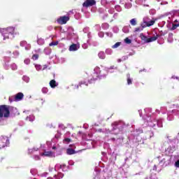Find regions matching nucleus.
Wrapping results in <instances>:
<instances>
[{
  "label": "nucleus",
  "instance_id": "1",
  "mask_svg": "<svg viewBox=\"0 0 179 179\" xmlns=\"http://www.w3.org/2000/svg\"><path fill=\"white\" fill-rule=\"evenodd\" d=\"M17 34H19V32H15V28L12 27H7L2 31L3 40H6L8 38H13Z\"/></svg>",
  "mask_w": 179,
  "mask_h": 179
},
{
  "label": "nucleus",
  "instance_id": "2",
  "mask_svg": "<svg viewBox=\"0 0 179 179\" xmlns=\"http://www.w3.org/2000/svg\"><path fill=\"white\" fill-rule=\"evenodd\" d=\"M11 108H13L10 106L0 105V118H9Z\"/></svg>",
  "mask_w": 179,
  "mask_h": 179
},
{
  "label": "nucleus",
  "instance_id": "3",
  "mask_svg": "<svg viewBox=\"0 0 179 179\" xmlns=\"http://www.w3.org/2000/svg\"><path fill=\"white\" fill-rule=\"evenodd\" d=\"M96 5V0H85L83 3V8H89L90 6H94Z\"/></svg>",
  "mask_w": 179,
  "mask_h": 179
},
{
  "label": "nucleus",
  "instance_id": "4",
  "mask_svg": "<svg viewBox=\"0 0 179 179\" xmlns=\"http://www.w3.org/2000/svg\"><path fill=\"white\" fill-rule=\"evenodd\" d=\"M69 17L68 16H62L57 19V22L59 23V24H66V22H69Z\"/></svg>",
  "mask_w": 179,
  "mask_h": 179
},
{
  "label": "nucleus",
  "instance_id": "5",
  "mask_svg": "<svg viewBox=\"0 0 179 179\" xmlns=\"http://www.w3.org/2000/svg\"><path fill=\"white\" fill-rule=\"evenodd\" d=\"M8 146H9V139H1V142H0V149H3V148H6Z\"/></svg>",
  "mask_w": 179,
  "mask_h": 179
},
{
  "label": "nucleus",
  "instance_id": "6",
  "mask_svg": "<svg viewBox=\"0 0 179 179\" xmlns=\"http://www.w3.org/2000/svg\"><path fill=\"white\" fill-rule=\"evenodd\" d=\"M49 85L52 89H55L57 86H58V83H57V81L55 80H52L50 81Z\"/></svg>",
  "mask_w": 179,
  "mask_h": 179
},
{
  "label": "nucleus",
  "instance_id": "7",
  "mask_svg": "<svg viewBox=\"0 0 179 179\" xmlns=\"http://www.w3.org/2000/svg\"><path fill=\"white\" fill-rule=\"evenodd\" d=\"M23 97H24V95L23 94V93L19 92L15 95V99L19 101L22 100V99H23Z\"/></svg>",
  "mask_w": 179,
  "mask_h": 179
},
{
  "label": "nucleus",
  "instance_id": "8",
  "mask_svg": "<svg viewBox=\"0 0 179 179\" xmlns=\"http://www.w3.org/2000/svg\"><path fill=\"white\" fill-rule=\"evenodd\" d=\"M157 38H159V35H156L155 36L148 38V39H147V43H152V41H156Z\"/></svg>",
  "mask_w": 179,
  "mask_h": 179
},
{
  "label": "nucleus",
  "instance_id": "9",
  "mask_svg": "<svg viewBox=\"0 0 179 179\" xmlns=\"http://www.w3.org/2000/svg\"><path fill=\"white\" fill-rule=\"evenodd\" d=\"M42 156H45L46 157H52V152L51 151H45Z\"/></svg>",
  "mask_w": 179,
  "mask_h": 179
},
{
  "label": "nucleus",
  "instance_id": "10",
  "mask_svg": "<svg viewBox=\"0 0 179 179\" xmlns=\"http://www.w3.org/2000/svg\"><path fill=\"white\" fill-rule=\"evenodd\" d=\"M67 155H75L76 152L72 148H68L66 150Z\"/></svg>",
  "mask_w": 179,
  "mask_h": 179
},
{
  "label": "nucleus",
  "instance_id": "11",
  "mask_svg": "<svg viewBox=\"0 0 179 179\" xmlns=\"http://www.w3.org/2000/svg\"><path fill=\"white\" fill-rule=\"evenodd\" d=\"M77 50H78V46L76 45V44H73L69 47L70 51H76Z\"/></svg>",
  "mask_w": 179,
  "mask_h": 179
},
{
  "label": "nucleus",
  "instance_id": "12",
  "mask_svg": "<svg viewBox=\"0 0 179 179\" xmlns=\"http://www.w3.org/2000/svg\"><path fill=\"white\" fill-rule=\"evenodd\" d=\"M156 23V20L152 19L150 22H147L148 27H150V26H153Z\"/></svg>",
  "mask_w": 179,
  "mask_h": 179
},
{
  "label": "nucleus",
  "instance_id": "13",
  "mask_svg": "<svg viewBox=\"0 0 179 179\" xmlns=\"http://www.w3.org/2000/svg\"><path fill=\"white\" fill-rule=\"evenodd\" d=\"M98 55L101 59H104L106 58V53H104V52H100Z\"/></svg>",
  "mask_w": 179,
  "mask_h": 179
},
{
  "label": "nucleus",
  "instance_id": "14",
  "mask_svg": "<svg viewBox=\"0 0 179 179\" xmlns=\"http://www.w3.org/2000/svg\"><path fill=\"white\" fill-rule=\"evenodd\" d=\"M141 27L143 30L145 27H148V22L144 21L141 24Z\"/></svg>",
  "mask_w": 179,
  "mask_h": 179
},
{
  "label": "nucleus",
  "instance_id": "15",
  "mask_svg": "<svg viewBox=\"0 0 179 179\" xmlns=\"http://www.w3.org/2000/svg\"><path fill=\"white\" fill-rule=\"evenodd\" d=\"M127 84L132 85V79H131V75L127 74Z\"/></svg>",
  "mask_w": 179,
  "mask_h": 179
},
{
  "label": "nucleus",
  "instance_id": "16",
  "mask_svg": "<svg viewBox=\"0 0 179 179\" xmlns=\"http://www.w3.org/2000/svg\"><path fill=\"white\" fill-rule=\"evenodd\" d=\"M131 26H136V19L133 18L130 20Z\"/></svg>",
  "mask_w": 179,
  "mask_h": 179
},
{
  "label": "nucleus",
  "instance_id": "17",
  "mask_svg": "<svg viewBox=\"0 0 179 179\" xmlns=\"http://www.w3.org/2000/svg\"><path fill=\"white\" fill-rule=\"evenodd\" d=\"M143 30V29L141 28V27H138L135 28L134 32L138 33L139 31H142Z\"/></svg>",
  "mask_w": 179,
  "mask_h": 179
},
{
  "label": "nucleus",
  "instance_id": "18",
  "mask_svg": "<svg viewBox=\"0 0 179 179\" xmlns=\"http://www.w3.org/2000/svg\"><path fill=\"white\" fill-rule=\"evenodd\" d=\"M120 45H121V43L117 42L115 45H113L112 46V48H118V47H120Z\"/></svg>",
  "mask_w": 179,
  "mask_h": 179
},
{
  "label": "nucleus",
  "instance_id": "19",
  "mask_svg": "<svg viewBox=\"0 0 179 179\" xmlns=\"http://www.w3.org/2000/svg\"><path fill=\"white\" fill-rule=\"evenodd\" d=\"M124 43L126 44H131V43H132V41L131 39H129V38H126L124 39Z\"/></svg>",
  "mask_w": 179,
  "mask_h": 179
},
{
  "label": "nucleus",
  "instance_id": "20",
  "mask_svg": "<svg viewBox=\"0 0 179 179\" xmlns=\"http://www.w3.org/2000/svg\"><path fill=\"white\" fill-rule=\"evenodd\" d=\"M177 27H179V23L178 24H173L171 30H176V29H177Z\"/></svg>",
  "mask_w": 179,
  "mask_h": 179
},
{
  "label": "nucleus",
  "instance_id": "21",
  "mask_svg": "<svg viewBox=\"0 0 179 179\" xmlns=\"http://www.w3.org/2000/svg\"><path fill=\"white\" fill-rule=\"evenodd\" d=\"M149 39V38H148V36L143 35V36L141 37V40H143V41H145V43H148V40Z\"/></svg>",
  "mask_w": 179,
  "mask_h": 179
},
{
  "label": "nucleus",
  "instance_id": "22",
  "mask_svg": "<svg viewBox=\"0 0 179 179\" xmlns=\"http://www.w3.org/2000/svg\"><path fill=\"white\" fill-rule=\"evenodd\" d=\"M82 85H85V86H88L87 83H86V82L85 81H81L80 83H79V85L77 86V87L78 88L79 86L80 87H82Z\"/></svg>",
  "mask_w": 179,
  "mask_h": 179
},
{
  "label": "nucleus",
  "instance_id": "23",
  "mask_svg": "<svg viewBox=\"0 0 179 179\" xmlns=\"http://www.w3.org/2000/svg\"><path fill=\"white\" fill-rule=\"evenodd\" d=\"M50 47H52V45H58V41H53L49 44Z\"/></svg>",
  "mask_w": 179,
  "mask_h": 179
},
{
  "label": "nucleus",
  "instance_id": "24",
  "mask_svg": "<svg viewBox=\"0 0 179 179\" xmlns=\"http://www.w3.org/2000/svg\"><path fill=\"white\" fill-rule=\"evenodd\" d=\"M32 59H34V61H37V59H38V55L37 54L33 55Z\"/></svg>",
  "mask_w": 179,
  "mask_h": 179
},
{
  "label": "nucleus",
  "instance_id": "25",
  "mask_svg": "<svg viewBox=\"0 0 179 179\" xmlns=\"http://www.w3.org/2000/svg\"><path fill=\"white\" fill-rule=\"evenodd\" d=\"M24 64H26V65H29V64H30V59H26L24 61Z\"/></svg>",
  "mask_w": 179,
  "mask_h": 179
},
{
  "label": "nucleus",
  "instance_id": "26",
  "mask_svg": "<svg viewBox=\"0 0 179 179\" xmlns=\"http://www.w3.org/2000/svg\"><path fill=\"white\" fill-rule=\"evenodd\" d=\"M42 92H43V93H48V88H45V87H43V89H42Z\"/></svg>",
  "mask_w": 179,
  "mask_h": 179
},
{
  "label": "nucleus",
  "instance_id": "27",
  "mask_svg": "<svg viewBox=\"0 0 179 179\" xmlns=\"http://www.w3.org/2000/svg\"><path fill=\"white\" fill-rule=\"evenodd\" d=\"M38 150V148H34L33 149L29 150V152H37Z\"/></svg>",
  "mask_w": 179,
  "mask_h": 179
},
{
  "label": "nucleus",
  "instance_id": "28",
  "mask_svg": "<svg viewBox=\"0 0 179 179\" xmlns=\"http://www.w3.org/2000/svg\"><path fill=\"white\" fill-rule=\"evenodd\" d=\"M64 142H67V143H69V142H71V138H64Z\"/></svg>",
  "mask_w": 179,
  "mask_h": 179
},
{
  "label": "nucleus",
  "instance_id": "29",
  "mask_svg": "<svg viewBox=\"0 0 179 179\" xmlns=\"http://www.w3.org/2000/svg\"><path fill=\"white\" fill-rule=\"evenodd\" d=\"M176 167H179V159L175 163Z\"/></svg>",
  "mask_w": 179,
  "mask_h": 179
},
{
  "label": "nucleus",
  "instance_id": "30",
  "mask_svg": "<svg viewBox=\"0 0 179 179\" xmlns=\"http://www.w3.org/2000/svg\"><path fill=\"white\" fill-rule=\"evenodd\" d=\"M35 160H40V157L38 155H35Z\"/></svg>",
  "mask_w": 179,
  "mask_h": 179
},
{
  "label": "nucleus",
  "instance_id": "31",
  "mask_svg": "<svg viewBox=\"0 0 179 179\" xmlns=\"http://www.w3.org/2000/svg\"><path fill=\"white\" fill-rule=\"evenodd\" d=\"M47 68H48V66L45 64V65H43V70L44 71V69H47Z\"/></svg>",
  "mask_w": 179,
  "mask_h": 179
},
{
  "label": "nucleus",
  "instance_id": "32",
  "mask_svg": "<svg viewBox=\"0 0 179 179\" xmlns=\"http://www.w3.org/2000/svg\"><path fill=\"white\" fill-rule=\"evenodd\" d=\"M63 167H65V164L60 165L59 168L62 169Z\"/></svg>",
  "mask_w": 179,
  "mask_h": 179
},
{
  "label": "nucleus",
  "instance_id": "33",
  "mask_svg": "<svg viewBox=\"0 0 179 179\" xmlns=\"http://www.w3.org/2000/svg\"><path fill=\"white\" fill-rule=\"evenodd\" d=\"M0 79H2V76H1V73H0Z\"/></svg>",
  "mask_w": 179,
  "mask_h": 179
},
{
  "label": "nucleus",
  "instance_id": "34",
  "mask_svg": "<svg viewBox=\"0 0 179 179\" xmlns=\"http://www.w3.org/2000/svg\"><path fill=\"white\" fill-rule=\"evenodd\" d=\"M112 141H115V138H112Z\"/></svg>",
  "mask_w": 179,
  "mask_h": 179
},
{
  "label": "nucleus",
  "instance_id": "35",
  "mask_svg": "<svg viewBox=\"0 0 179 179\" xmlns=\"http://www.w3.org/2000/svg\"><path fill=\"white\" fill-rule=\"evenodd\" d=\"M119 62H121V59H119Z\"/></svg>",
  "mask_w": 179,
  "mask_h": 179
},
{
  "label": "nucleus",
  "instance_id": "36",
  "mask_svg": "<svg viewBox=\"0 0 179 179\" xmlns=\"http://www.w3.org/2000/svg\"><path fill=\"white\" fill-rule=\"evenodd\" d=\"M60 127H64V125H61Z\"/></svg>",
  "mask_w": 179,
  "mask_h": 179
}]
</instances>
